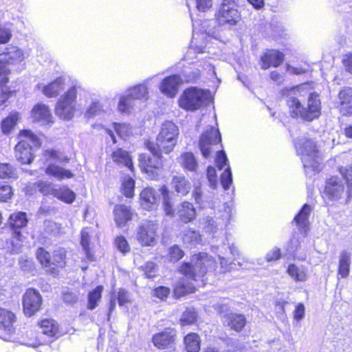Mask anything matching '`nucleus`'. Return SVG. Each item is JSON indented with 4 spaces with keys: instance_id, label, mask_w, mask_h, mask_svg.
<instances>
[{
    "instance_id": "nucleus-21",
    "label": "nucleus",
    "mask_w": 352,
    "mask_h": 352,
    "mask_svg": "<svg viewBox=\"0 0 352 352\" xmlns=\"http://www.w3.org/2000/svg\"><path fill=\"white\" fill-rule=\"evenodd\" d=\"M221 319L224 325L230 327V329L236 331H241L246 324L245 316L239 314L230 313L223 314Z\"/></svg>"
},
{
    "instance_id": "nucleus-7",
    "label": "nucleus",
    "mask_w": 352,
    "mask_h": 352,
    "mask_svg": "<svg viewBox=\"0 0 352 352\" xmlns=\"http://www.w3.org/2000/svg\"><path fill=\"white\" fill-rule=\"evenodd\" d=\"M210 98L209 91L197 87L186 89L180 96L178 104L187 111L201 108Z\"/></svg>"
},
{
    "instance_id": "nucleus-30",
    "label": "nucleus",
    "mask_w": 352,
    "mask_h": 352,
    "mask_svg": "<svg viewBox=\"0 0 352 352\" xmlns=\"http://www.w3.org/2000/svg\"><path fill=\"white\" fill-rule=\"evenodd\" d=\"M171 184L175 190L182 195H187L191 188L190 183L184 175L174 176Z\"/></svg>"
},
{
    "instance_id": "nucleus-31",
    "label": "nucleus",
    "mask_w": 352,
    "mask_h": 352,
    "mask_svg": "<svg viewBox=\"0 0 352 352\" xmlns=\"http://www.w3.org/2000/svg\"><path fill=\"white\" fill-rule=\"evenodd\" d=\"M311 208L308 204H305L299 213L296 216L294 221L299 228L306 232L309 226V217L311 212Z\"/></svg>"
},
{
    "instance_id": "nucleus-1",
    "label": "nucleus",
    "mask_w": 352,
    "mask_h": 352,
    "mask_svg": "<svg viewBox=\"0 0 352 352\" xmlns=\"http://www.w3.org/2000/svg\"><path fill=\"white\" fill-rule=\"evenodd\" d=\"M286 102L292 118L312 121L320 115L321 102L318 94L311 93L302 85L286 90Z\"/></svg>"
},
{
    "instance_id": "nucleus-28",
    "label": "nucleus",
    "mask_w": 352,
    "mask_h": 352,
    "mask_svg": "<svg viewBox=\"0 0 352 352\" xmlns=\"http://www.w3.org/2000/svg\"><path fill=\"white\" fill-rule=\"evenodd\" d=\"M45 173L58 180L73 178L74 175L67 169L54 164H50L45 170Z\"/></svg>"
},
{
    "instance_id": "nucleus-53",
    "label": "nucleus",
    "mask_w": 352,
    "mask_h": 352,
    "mask_svg": "<svg viewBox=\"0 0 352 352\" xmlns=\"http://www.w3.org/2000/svg\"><path fill=\"white\" fill-rule=\"evenodd\" d=\"M232 178L230 166L226 168L224 172L221 175V182L224 189H228L232 184Z\"/></svg>"
},
{
    "instance_id": "nucleus-32",
    "label": "nucleus",
    "mask_w": 352,
    "mask_h": 352,
    "mask_svg": "<svg viewBox=\"0 0 352 352\" xmlns=\"http://www.w3.org/2000/svg\"><path fill=\"white\" fill-rule=\"evenodd\" d=\"M149 79L146 80L144 83L135 85L128 90L129 96L135 100L146 101L148 98V91L146 84Z\"/></svg>"
},
{
    "instance_id": "nucleus-20",
    "label": "nucleus",
    "mask_w": 352,
    "mask_h": 352,
    "mask_svg": "<svg viewBox=\"0 0 352 352\" xmlns=\"http://www.w3.org/2000/svg\"><path fill=\"white\" fill-rule=\"evenodd\" d=\"M261 67L263 69H268L270 66L278 67L284 60V55L282 52L276 50H267L261 57Z\"/></svg>"
},
{
    "instance_id": "nucleus-6",
    "label": "nucleus",
    "mask_w": 352,
    "mask_h": 352,
    "mask_svg": "<svg viewBox=\"0 0 352 352\" xmlns=\"http://www.w3.org/2000/svg\"><path fill=\"white\" fill-rule=\"evenodd\" d=\"M19 143L15 146V157L22 164H28L32 162V147H40L41 143L38 138L30 130H22L19 134Z\"/></svg>"
},
{
    "instance_id": "nucleus-3",
    "label": "nucleus",
    "mask_w": 352,
    "mask_h": 352,
    "mask_svg": "<svg viewBox=\"0 0 352 352\" xmlns=\"http://www.w3.org/2000/svg\"><path fill=\"white\" fill-rule=\"evenodd\" d=\"M294 143L306 173L319 172L322 169V157L315 142L303 137L296 140Z\"/></svg>"
},
{
    "instance_id": "nucleus-14",
    "label": "nucleus",
    "mask_w": 352,
    "mask_h": 352,
    "mask_svg": "<svg viewBox=\"0 0 352 352\" xmlns=\"http://www.w3.org/2000/svg\"><path fill=\"white\" fill-rule=\"evenodd\" d=\"M221 141L219 131L214 127H210L206 131L202 134L199 140V148L202 155L204 157H209L211 151L210 145L217 144Z\"/></svg>"
},
{
    "instance_id": "nucleus-51",
    "label": "nucleus",
    "mask_w": 352,
    "mask_h": 352,
    "mask_svg": "<svg viewBox=\"0 0 352 352\" xmlns=\"http://www.w3.org/2000/svg\"><path fill=\"white\" fill-rule=\"evenodd\" d=\"M114 244L116 248L123 254H126L130 251V246L128 241L122 236H117L115 239Z\"/></svg>"
},
{
    "instance_id": "nucleus-56",
    "label": "nucleus",
    "mask_w": 352,
    "mask_h": 352,
    "mask_svg": "<svg viewBox=\"0 0 352 352\" xmlns=\"http://www.w3.org/2000/svg\"><path fill=\"white\" fill-rule=\"evenodd\" d=\"M197 318L196 314L194 311L186 310L181 318V322L183 325L192 324Z\"/></svg>"
},
{
    "instance_id": "nucleus-25",
    "label": "nucleus",
    "mask_w": 352,
    "mask_h": 352,
    "mask_svg": "<svg viewBox=\"0 0 352 352\" xmlns=\"http://www.w3.org/2000/svg\"><path fill=\"white\" fill-rule=\"evenodd\" d=\"M114 220L120 227L126 224L132 218L133 213L131 208L125 205H117L113 210Z\"/></svg>"
},
{
    "instance_id": "nucleus-42",
    "label": "nucleus",
    "mask_w": 352,
    "mask_h": 352,
    "mask_svg": "<svg viewBox=\"0 0 352 352\" xmlns=\"http://www.w3.org/2000/svg\"><path fill=\"white\" fill-rule=\"evenodd\" d=\"M42 333L49 337L54 336L58 332L57 325L54 320H43L40 323Z\"/></svg>"
},
{
    "instance_id": "nucleus-9",
    "label": "nucleus",
    "mask_w": 352,
    "mask_h": 352,
    "mask_svg": "<svg viewBox=\"0 0 352 352\" xmlns=\"http://www.w3.org/2000/svg\"><path fill=\"white\" fill-rule=\"evenodd\" d=\"M65 250L63 248L53 252V261H51V254L44 248H40L36 252V258L40 263L54 274H57V269L65 266Z\"/></svg>"
},
{
    "instance_id": "nucleus-40",
    "label": "nucleus",
    "mask_w": 352,
    "mask_h": 352,
    "mask_svg": "<svg viewBox=\"0 0 352 352\" xmlns=\"http://www.w3.org/2000/svg\"><path fill=\"white\" fill-rule=\"evenodd\" d=\"M116 298L118 300V304L123 306L130 302L128 292L124 289H120L117 294H114L113 298L111 299L109 312H112L116 307Z\"/></svg>"
},
{
    "instance_id": "nucleus-60",
    "label": "nucleus",
    "mask_w": 352,
    "mask_h": 352,
    "mask_svg": "<svg viewBox=\"0 0 352 352\" xmlns=\"http://www.w3.org/2000/svg\"><path fill=\"white\" fill-rule=\"evenodd\" d=\"M12 195V188L10 186H3L0 187V201H7Z\"/></svg>"
},
{
    "instance_id": "nucleus-23",
    "label": "nucleus",
    "mask_w": 352,
    "mask_h": 352,
    "mask_svg": "<svg viewBox=\"0 0 352 352\" xmlns=\"http://www.w3.org/2000/svg\"><path fill=\"white\" fill-rule=\"evenodd\" d=\"M287 273L296 282H305L309 277L308 269L302 265L289 264Z\"/></svg>"
},
{
    "instance_id": "nucleus-46",
    "label": "nucleus",
    "mask_w": 352,
    "mask_h": 352,
    "mask_svg": "<svg viewBox=\"0 0 352 352\" xmlns=\"http://www.w3.org/2000/svg\"><path fill=\"white\" fill-rule=\"evenodd\" d=\"M34 185L36 188L38 190V191L43 193V195H51L53 196L54 195L56 186L54 185L52 183L44 181H39Z\"/></svg>"
},
{
    "instance_id": "nucleus-39",
    "label": "nucleus",
    "mask_w": 352,
    "mask_h": 352,
    "mask_svg": "<svg viewBox=\"0 0 352 352\" xmlns=\"http://www.w3.org/2000/svg\"><path fill=\"white\" fill-rule=\"evenodd\" d=\"M20 118L18 112H12L2 121L1 129L3 133H9L15 126Z\"/></svg>"
},
{
    "instance_id": "nucleus-59",
    "label": "nucleus",
    "mask_w": 352,
    "mask_h": 352,
    "mask_svg": "<svg viewBox=\"0 0 352 352\" xmlns=\"http://www.w3.org/2000/svg\"><path fill=\"white\" fill-rule=\"evenodd\" d=\"M228 159L223 151H219L217 153V156L216 158V164L219 169H223V168H227L229 166L228 164Z\"/></svg>"
},
{
    "instance_id": "nucleus-48",
    "label": "nucleus",
    "mask_w": 352,
    "mask_h": 352,
    "mask_svg": "<svg viewBox=\"0 0 352 352\" xmlns=\"http://www.w3.org/2000/svg\"><path fill=\"white\" fill-rule=\"evenodd\" d=\"M19 267L25 273L34 274L36 272V266L31 258H21L19 262Z\"/></svg>"
},
{
    "instance_id": "nucleus-8",
    "label": "nucleus",
    "mask_w": 352,
    "mask_h": 352,
    "mask_svg": "<svg viewBox=\"0 0 352 352\" xmlns=\"http://www.w3.org/2000/svg\"><path fill=\"white\" fill-rule=\"evenodd\" d=\"M77 87L73 86L63 95L57 102L55 112L61 119L71 120L76 111Z\"/></svg>"
},
{
    "instance_id": "nucleus-15",
    "label": "nucleus",
    "mask_w": 352,
    "mask_h": 352,
    "mask_svg": "<svg viewBox=\"0 0 352 352\" xmlns=\"http://www.w3.org/2000/svg\"><path fill=\"white\" fill-rule=\"evenodd\" d=\"M16 322V316L12 311L0 308V335L3 340H8L14 333V324Z\"/></svg>"
},
{
    "instance_id": "nucleus-54",
    "label": "nucleus",
    "mask_w": 352,
    "mask_h": 352,
    "mask_svg": "<svg viewBox=\"0 0 352 352\" xmlns=\"http://www.w3.org/2000/svg\"><path fill=\"white\" fill-rule=\"evenodd\" d=\"M115 130L121 138L127 137L131 133V127L126 124H115Z\"/></svg>"
},
{
    "instance_id": "nucleus-63",
    "label": "nucleus",
    "mask_w": 352,
    "mask_h": 352,
    "mask_svg": "<svg viewBox=\"0 0 352 352\" xmlns=\"http://www.w3.org/2000/svg\"><path fill=\"white\" fill-rule=\"evenodd\" d=\"M102 106L98 102H93L89 106L87 114L89 117L100 114L102 111Z\"/></svg>"
},
{
    "instance_id": "nucleus-36",
    "label": "nucleus",
    "mask_w": 352,
    "mask_h": 352,
    "mask_svg": "<svg viewBox=\"0 0 352 352\" xmlns=\"http://www.w3.org/2000/svg\"><path fill=\"white\" fill-rule=\"evenodd\" d=\"M200 338L197 333H188L184 338V344L188 352H199L200 350Z\"/></svg>"
},
{
    "instance_id": "nucleus-10",
    "label": "nucleus",
    "mask_w": 352,
    "mask_h": 352,
    "mask_svg": "<svg viewBox=\"0 0 352 352\" xmlns=\"http://www.w3.org/2000/svg\"><path fill=\"white\" fill-rule=\"evenodd\" d=\"M241 15L234 0H223L216 13V19L220 25L232 26L240 20Z\"/></svg>"
},
{
    "instance_id": "nucleus-29",
    "label": "nucleus",
    "mask_w": 352,
    "mask_h": 352,
    "mask_svg": "<svg viewBox=\"0 0 352 352\" xmlns=\"http://www.w3.org/2000/svg\"><path fill=\"white\" fill-rule=\"evenodd\" d=\"M65 87V79L62 77L43 87V94L49 98L58 96Z\"/></svg>"
},
{
    "instance_id": "nucleus-64",
    "label": "nucleus",
    "mask_w": 352,
    "mask_h": 352,
    "mask_svg": "<svg viewBox=\"0 0 352 352\" xmlns=\"http://www.w3.org/2000/svg\"><path fill=\"white\" fill-rule=\"evenodd\" d=\"M342 63L346 71L352 74V52L344 56L342 58Z\"/></svg>"
},
{
    "instance_id": "nucleus-11",
    "label": "nucleus",
    "mask_w": 352,
    "mask_h": 352,
    "mask_svg": "<svg viewBox=\"0 0 352 352\" xmlns=\"http://www.w3.org/2000/svg\"><path fill=\"white\" fill-rule=\"evenodd\" d=\"M162 151H159V155H153L151 157L147 154H140L139 156V166L141 170L145 173L149 178L155 179L162 173L163 164L161 160Z\"/></svg>"
},
{
    "instance_id": "nucleus-44",
    "label": "nucleus",
    "mask_w": 352,
    "mask_h": 352,
    "mask_svg": "<svg viewBox=\"0 0 352 352\" xmlns=\"http://www.w3.org/2000/svg\"><path fill=\"white\" fill-rule=\"evenodd\" d=\"M93 234V230L90 228H85L81 231V240L80 244L82 249L85 252L87 256L89 258V239L90 236Z\"/></svg>"
},
{
    "instance_id": "nucleus-34",
    "label": "nucleus",
    "mask_w": 352,
    "mask_h": 352,
    "mask_svg": "<svg viewBox=\"0 0 352 352\" xmlns=\"http://www.w3.org/2000/svg\"><path fill=\"white\" fill-rule=\"evenodd\" d=\"M351 264V254L346 251H342L340 256L338 276L345 278L349 276Z\"/></svg>"
},
{
    "instance_id": "nucleus-33",
    "label": "nucleus",
    "mask_w": 352,
    "mask_h": 352,
    "mask_svg": "<svg viewBox=\"0 0 352 352\" xmlns=\"http://www.w3.org/2000/svg\"><path fill=\"white\" fill-rule=\"evenodd\" d=\"M54 197L65 203L72 204L76 199V194L67 186H56Z\"/></svg>"
},
{
    "instance_id": "nucleus-45",
    "label": "nucleus",
    "mask_w": 352,
    "mask_h": 352,
    "mask_svg": "<svg viewBox=\"0 0 352 352\" xmlns=\"http://www.w3.org/2000/svg\"><path fill=\"white\" fill-rule=\"evenodd\" d=\"M16 170L10 164H0V178H16Z\"/></svg>"
},
{
    "instance_id": "nucleus-12",
    "label": "nucleus",
    "mask_w": 352,
    "mask_h": 352,
    "mask_svg": "<svg viewBox=\"0 0 352 352\" xmlns=\"http://www.w3.org/2000/svg\"><path fill=\"white\" fill-rule=\"evenodd\" d=\"M157 224L152 221H146L137 229L136 239L143 246H153L157 236Z\"/></svg>"
},
{
    "instance_id": "nucleus-47",
    "label": "nucleus",
    "mask_w": 352,
    "mask_h": 352,
    "mask_svg": "<svg viewBox=\"0 0 352 352\" xmlns=\"http://www.w3.org/2000/svg\"><path fill=\"white\" fill-rule=\"evenodd\" d=\"M135 99L129 96V92L126 96L120 97L118 103V109L121 112H126L134 106Z\"/></svg>"
},
{
    "instance_id": "nucleus-24",
    "label": "nucleus",
    "mask_w": 352,
    "mask_h": 352,
    "mask_svg": "<svg viewBox=\"0 0 352 352\" xmlns=\"http://www.w3.org/2000/svg\"><path fill=\"white\" fill-rule=\"evenodd\" d=\"M177 214L179 219L186 223L195 219L196 211L193 205L188 201H184L177 206Z\"/></svg>"
},
{
    "instance_id": "nucleus-4",
    "label": "nucleus",
    "mask_w": 352,
    "mask_h": 352,
    "mask_svg": "<svg viewBox=\"0 0 352 352\" xmlns=\"http://www.w3.org/2000/svg\"><path fill=\"white\" fill-rule=\"evenodd\" d=\"M178 135L177 126L173 122L166 121L161 125L160 133L157 136L156 144L148 142L146 146L155 155H159V151L168 154L177 144Z\"/></svg>"
},
{
    "instance_id": "nucleus-38",
    "label": "nucleus",
    "mask_w": 352,
    "mask_h": 352,
    "mask_svg": "<svg viewBox=\"0 0 352 352\" xmlns=\"http://www.w3.org/2000/svg\"><path fill=\"white\" fill-rule=\"evenodd\" d=\"M182 239L184 243L189 246H195L201 241L199 232L192 229L184 230Z\"/></svg>"
},
{
    "instance_id": "nucleus-26",
    "label": "nucleus",
    "mask_w": 352,
    "mask_h": 352,
    "mask_svg": "<svg viewBox=\"0 0 352 352\" xmlns=\"http://www.w3.org/2000/svg\"><path fill=\"white\" fill-rule=\"evenodd\" d=\"M111 159L118 166H124L131 170H133L132 160L128 151L118 148L111 153Z\"/></svg>"
},
{
    "instance_id": "nucleus-35",
    "label": "nucleus",
    "mask_w": 352,
    "mask_h": 352,
    "mask_svg": "<svg viewBox=\"0 0 352 352\" xmlns=\"http://www.w3.org/2000/svg\"><path fill=\"white\" fill-rule=\"evenodd\" d=\"M10 227L17 232V230L24 228L27 226L28 219L26 214L22 212H14L9 218Z\"/></svg>"
},
{
    "instance_id": "nucleus-43",
    "label": "nucleus",
    "mask_w": 352,
    "mask_h": 352,
    "mask_svg": "<svg viewBox=\"0 0 352 352\" xmlns=\"http://www.w3.org/2000/svg\"><path fill=\"white\" fill-rule=\"evenodd\" d=\"M103 287L102 286H98L92 292H89L88 295V305L87 308L89 309H94L98 306V302L101 299V294Z\"/></svg>"
},
{
    "instance_id": "nucleus-49",
    "label": "nucleus",
    "mask_w": 352,
    "mask_h": 352,
    "mask_svg": "<svg viewBox=\"0 0 352 352\" xmlns=\"http://www.w3.org/2000/svg\"><path fill=\"white\" fill-rule=\"evenodd\" d=\"M162 190L164 199V210L167 216L172 217L175 215V210L173 208V206L169 201V199L168 197V190L166 187H163Z\"/></svg>"
},
{
    "instance_id": "nucleus-57",
    "label": "nucleus",
    "mask_w": 352,
    "mask_h": 352,
    "mask_svg": "<svg viewBox=\"0 0 352 352\" xmlns=\"http://www.w3.org/2000/svg\"><path fill=\"white\" fill-rule=\"evenodd\" d=\"M192 197H194L196 204H199L200 207L204 208L206 206L204 200V195L199 186L195 187L192 191Z\"/></svg>"
},
{
    "instance_id": "nucleus-62",
    "label": "nucleus",
    "mask_w": 352,
    "mask_h": 352,
    "mask_svg": "<svg viewBox=\"0 0 352 352\" xmlns=\"http://www.w3.org/2000/svg\"><path fill=\"white\" fill-rule=\"evenodd\" d=\"M207 177L209 182L210 186L214 188L217 186V174L216 170L212 166H209L207 170Z\"/></svg>"
},
{
    "instance_id": "nucleus-55",
    "label": "nucleus",
    "mask_w": 352,
    "mask_h": 352,
    "mask_svg": "<svg viewBox=\"0 0 352 352\" xmlns=\"http://www.w3.org/2000/svg\"><path fill=\"white\" fill-rule=\"evenodd\" d=\"M184 256V252L177 245H174L169 249L170 260L177 262Z\"/></svg>"
},
{
    "instance_id": "nucleus-27",
    "label": "nucleus",
    "mask_w": 352,
    "mask_h": 352,
    "mask_svg": "<svg viewBox=\"0 0 352 352\" xmlns=\"http://www.w3.org/2000/svg\"><path fill=\"white\" fill-rule=\"evenodd\" d=\"M177 161L185 170L196 173L198 169L199 164L197 160L191 152L183 153L177 159Z\"/></svg>"
},
{
    "instance_id": "nucleus-13",
    "label": "nucleus",
    "mask_w": 352,
    "mask_h": 352,
    "mask_svg": "<svg viewBox=\"0 0 352 352\" xmlns=\"http://www.w3.org/2000/svg\"><path fill=\"white\" fill-rule=\"evenodd\" d=\"M42 298L40 293L32 288L26 290L23 297V308L26 316H32L41 306Z\"/></svg>"
},
{
    "instance_id": "nucleus-19",
    "label": "nucleus",
    "mask_w": 352,
    "mask_h": 352,
    "mask_svg": "<svg viewBox=\"0 0 352 352\" xmlns=\"http://www.w3.org/2000/svg\"><path fill=\"white\" fill-rule=\"evenodd\" d=\"M140 201L144 210H151L157 206L159 195L153 188H145L140 195Z\"/></svg>"
},
{
    "instance_id": "nucleus-41",
    "label": "nucleus",
    "mask_w": 352,
    "mask_h": 352,
    "mask_svg": "<svg viewBox=\"0 0 352 352\" xmlns=\"http://www.w3.org/2000/svg\"><path fill=\"white\" fill-rule=\"evenodd\" d=\"M43 155L45 161L56 160L60 163H67L69 162V158L67 156L56 150H46Z\"/></svg>"
},
{
    "instance_id": "nucleus-52",
    "label": "nucleus",
    "mask_w": 352,
    "mask_h": 352,
    "mask_svg": "<svg viewBox=\"0 0 352 352\" xmlns=\"http://www.w3.org/2000/svg\"><path fill=\"white\" fill-rule=\"evenodd\" d=\"M219 224L211 217H206L204 219V229L206 232L215 233L218 230Z\"/></svg>"
},
{
    "instance_id": "nucleus-22",
    "label": "nucleus",
    "mask_w": 352,
    "mask_h": 352,
    "mask_svg": "<svg viewBox=\"0 0 352 352\" xmlns=\"http://www.w3.org/2000/svg\"><path fill=\"white\" fill-rule=\"evenodd\" d=\"M340 111L342 115H352V88L344 87L338 95Z\"/></svg>"
},
{
    "instance_id": "nucleus-50",
    "label": "nucleus",
    "mask_w": 352,
    "mask_h": 352,
    "mask_svg": "<svg viewBox=\"0 0 352 352\" xmlns=\"http://www.w3.org/2000/svg\"><path fill=\"white\" fill-rule=\"evenodd\" d=\"M135 182L131 177L126 178L122 183V192L127 197H133L134 195Z\"/></svg>"
},
{
    "instance_id": "nucleus-18",
    "label": "nucleus",
    "mask_w": 352,
    "mask_h": 352,
    "mask_svg": "<svg viewBox=\"0 0 352 352\" xmlns=\"http://www.w3.org/2000/svg\"><path fill=\"white\" fill-rule=\"evenodd\" d=\"M175 336V330L166 329L164 331L153 335L152 341L157 349H164L168 348L173 343Z\"/></svg>"
},
{
    "instance_id": "nucleus-58",
    "label": "nucleus",
    "mask_w": 352,
    "mask_h": 352,
    "mask_svg": "<svg viewBox=\"0 0 352 352\" xmlns=\"http://www.w3.org/2000/svg\"><path fill=\"white\" fill-rule=\"evenodd\" d=\"M170 294V289L166 287H159L155 289L153 292L154 296L159 298L161 300H164L168 297Z\"/></svg>"
},
{
    "instance_id": "nucleus-5",
    "label": "nucleus",
    "mask_w": 352,
    "mask_h": 352,
    "mask_svg": "<svg viewBox=\"0 0 352 352\" xmlns=\"http://www.w3.org/2000/svg\"><path fill=\"white\" fill-rule=\"evenodd\" d=\"M192 261L194 264L184 263L179 269L182 274L190 279L196 280L204 276L208 271L215 270L216 261L206 253L194 255Z\"/></svg>"
},
{
    "instance_id": "nucleus-17",
    "label": "nucleus",
    "mask_w": 352,
    "mask_h": 352,
    "mask_svg": "<svg viewBox=\"0 0 352 352\" xmlns=\"http://www.w3.org/2000/svg\"><path fill=\"white\" fill-rule=\"evenodd\" d=\"M31 117L34 122L42 125L53 123V117L48 107L43 104H36L31 111Z\"/></svg>"
},
{
    "instance_id": "nucleus-61",
    "label": "nucleus",
    "mask_w": 352,
    "mask_h": 352,
    "mask_svg": "<svg viewBox=\"0 0 352 352\" xmlns=\"http://www.w3.org/2000/svg\"><path fill=\"white\" fill-rule=\"evenodd\" d=\"M78 292L74 291H67L63 293V300L65 302L72 304L75 303L78 299Z\"/></svg>"
},
{
    "instance_id": "nucleus-37",
    "label": "nucleus",
    "mask_w": 352,
    "mask_h": 352,
    "mask_svg": "<svg viewBox=\"0 0 352 352\" xmlns=\"http://www.w3.org/2000/svg\"><path fill=\"white\" fill-rule=\"evenodd\" d=\"M195 292V287L191 284H189L186 280L183 279L177 283L173 294L176 298H180L186 294H190Z\"/></svg>"
},
{
    "instance_id": "nucleus-2",
    "label": "nucleus",
    "mask_w": 352,
    "mask_h": 352,
    "mask_svg": "<svg viewBox=\"0 0 352 352\" xmlns=\"http://www.w3.org/2000/svg\"><path fill=\"white\" fill-rule=\"evenodd\" d=\"M338 171L345 182L346 190L340 178L332 177L326 182L324 197L333 204H346L352 198V164L340 167Z\"/></svg>"
},
{
    "instance_id": "nucleus-16",
    "label": "nucleus",
    "mask_w": 352,
    "mask_h": 352,
    "mask_svg": "<svg viewBox=\"0 0 352 352\" xmlns=\"http://www.w3.org/2000/svg\"><path fill=\"white\" fill-rule=\"evenodd\" d=\"M183 79L179 75H172L164 78L160 86V91L169 98H174Z\"/></svg>"
}]
</instances>
